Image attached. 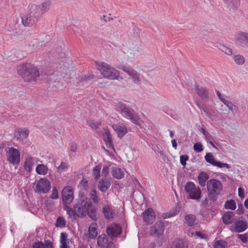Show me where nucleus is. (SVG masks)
<instances>
[{"mask_svg":"<svg viewBox=\"0 0 248 248\" xmlns=\"http://www.w3.org/2000/svg\"><path fill=\"white\" fill-rule=\"evenodd\" d=\"M74 212L78 217H85L87 214L92 218H94L95 216L92 202L90 199L84 196H81L76 201L74 205Z\"/></svg>","mask_w":248,"mask_h":248,"instance_id":"f257e3e1","label":"nucleus"},{"mask_svg":"<svg viewBox=\"0 0 248 248\" xmlns=\"http://www.w3.org/2000/svg\"><path fill=\"white\" fill-rule=\"evenodd\" d=\"M17 72L24 80L28 82L35 81L40 76L37 67L30 63L23 64L19 66L17 68Z\"/></svg>","mask_w":248,"mask_h":248,"instance_id":"f03ea898","label":"nucleus"},{"mask_svg":"<svg viewBox=\"0 0 248 248\" xmlns=\"http://www.w3.org/2000/svg\"><path fill=\"white\" fill-rule=\"evenodd\" d=\"M115 109L124 117L130 120L133 123L138 125L140 124V119L138 114L129 107L119 102L116 104Z\"/></svg>","mask_w":248,"mask_h":248,"instance_id":"7ed1b4c3","label":"nucleus"},{"mask_svg":"<svg viewBox=\"0 0 248 248\" xmlns=\"http://www.w3.org/2000/svg\"><path fill=\"white\" fill-rule=\"evenodd\" d=\"M96 68L106 78L113 80L117 79L119 77V72L113 67L104 62H95Z\"/></svg>","mask_w":248,"mask_h":248,"instance_id":"20e7f679","label":"nucleus"},{"mask_svg":"<svg viewBox=\"0 0 248 248\" xmlns=\"http://www.w3.org/2000/svg\"><path fill=\"white\" fill-rule=\"evenodd\" d=\"M206 185L209 199L216 201L223 189L221 183L217 180L212 179L207 182Z\"/></svg>","mask_w":248,"mask_h":248,"instance_id":"39448f33","label":"nucleus"},{"mask_svg":"<svg viewBox=\"0 0 248 248\" xmlns=\"http://www.w3.org/2000/svg\"><path fill=\"white\" fill-rule=\"evenodd\" d=\"M185 190L190 199L198 200L201 197V190L198 186H196L192 182H188L185 186Z\"/></svg>","mask_w":248,"mask_h":248,"instance_id":"423d86ee","label":"nucleus"},{"mask_svg":"<svg viewBox=\"0 0 248 248\" xmlns=\"http://www.w3.org/2000/svg\"><path fill=\"white\" fill-rule=\"evenodd\" d=\"M248 228V223L242 217L236 218L231 225L229 226V230L233 232L240 233L244 232Z\"/></svg>","mask_w":248,"mask_h":248,"instance_id":"0eeeda50","label":"nucleus"},{"mask_svg":"<svg viewBox=\"0 0 248 248\" xmlns=\"http://www.w3.org/2000/svg\"><path fill=\"white\" fill-rule=\"evenodd\" d=\"M30 6H31V9L32 10V13L35 14L37 16L40 17L41 15L49 10L51 3L50 1L46 0L40 5L31 4Z\"/></svg>","mask_w":248,"mask_h":248,"instance_id":"6e6552de","label":"nucleus"},{"mask_svg":"<svg viewBox=\"0 0 248 248\" xmlns=\"http://www.w3.org/2000/svg\"><path fill=\"white\" fill-rule=\"evenodd\" d=\"M7 160L13 165H17L20 162V153L19 151L14 148L10 147L6 152Z\"/></svg>","mask_w":248,"mask_h":248,"instance_id":"1a4fd4ad","label":"nucleus"},{"mask_svg":"<svg viewBox=\"0 0 248 248\" xmlns=\"http://www.w3.org/2000/svg\"><path fill=\"white\" fill-rule=\"evenodd\" d=\"M30 12L27 15L23 16L21 17L22 23L25 26H31L34 24L39 19V17L35 14L32 13L31 6H29Z\"/></svg>","mask_w":248,"mask_h":248,"instance_id":"9d476101","label":"nucleus"},{"mask_svg":"<svg viewBox=\"0 0 248 248\" xmlns=\"http://www.w3.org/2000/svg\"><path fill=\"white\" fill-rule=\"evenodd\" d=\"M50 188V183L46 179H41L35 185L36 192L46 193Z\"/></svg>","mask_w":248,"mask_h":248,"instance_id":"9b49d317","label":"nucleus"},{"mask_svg":"<svg viewBox=\"0 0 248 248\" xmlns=\"http://www.w3.org/2000/svg\"><path fill=\"white\" fill-rule=\"evenodd\" d=\"M119 68L126 73L135 82L138 83L140 81L141 78L140 74L134 69L124 65H120Z\"/></svg>","mask_w":248,"mask_h":248,"instance_id":"f8f14e48","label":"nucleus"},{"mask_svg":"<svg viewBox=\"0 0 248 248\" xmlns=\"http://www.w3.org/2000/svg\"><path fill=\"white\" fill-rule=\"evenodd\" d=\"M62 199L65 204H70L74 199L73 190L70 186L64 187L62 192Z\"/></svg>","mask_w":248,"mask_h":248,"instance_id":"ddd939ff","label":"nucleus"},{"mask_svg":"<svg viewBox=\"0 0 248 248\" xmlns=\"http://www.w3.org/2000/svg\"><path fill=\"white\" fill-rule=\"evenodd\" d=\"M97 229V224L92 223L89 227L88 233H85L83 236V239L88 242H89L91 239H94L98 234Z\"/></svg>","mask_w":248,"mask_h":248,"instance_id":"4468645a","label":"nucleus"},{"mask_svg":"<svg viewBox=\"0 0 248 248\" xmlns=\"http://www.w3.org/2000/svg\"><path fill=\"white\" fill-rule=\"evenodd\" d=\"M236 43L243 47L248 49V33L240 31L235 35Z\"/></svg>","mask_w":248,"mask_h":248,"instance_id":"2eb2a0df","label":"nucleus"},{"mask_svg":"<svg viewBox=\"0 0 248 248\" xmlns=\"http://www.w3.org/2000/svg\"><path fill=\"white\" fill-rule=\"evenodd\" d=\"M102 212L106 219H112L116 215L115 209L108 204L105 205L103 207Z\"/></svg>","mask_w":248,"mask_h":248,"instance_id":"dca6fc26","label":"nucleus"},{"mask_svg":"<svg viewBox=\"0 0 248 248\" xmlns=\"http://www.w3.org/2000/svg\"><path fill=\"white\" fill-rule=\"evenodd\" d=\"M164 231V223L161 221L156 222L153 226L151 228L150 232L152 235L159 236L161 235Z\"/></svg>","mask_w":248,"mask_h":248,"instance_id":"f3484780","label":"nucleus"},{"mask_svg":"<svg viewBox=\"0 0 248 248\" xmlns=\"http://www.w3.org/2000/svg\"><path fill=\"white\" fill-rule=\"evenodd\" d=\"M121 227L115 224L108 227L106 230L107 234L111 237H116L121 233Z\"/></svg>","mask_w":248,"mask_h":248,"instance_id":"a211bd4d","label":"nucleus"},{"mask_svg":"<svg viewBox=\"0 0 248 248\" xmlns=\"http://www.w3.org/2000/svg\"><path fill=\"white\" fill-rule=\"evenodd\" d=\"M112 127L119 138L124 137L128 132L127 128L121 123L113 124L112 125Z\"/></svg>","mask_w":248,"mask_h":248,"instance_id":"6ab92c4d","label":"nucleus"},{"mask_svg":"<svg viewBox=\"0 0 248 248\" xmlns=\"http://www.w3.org/2000/svg\"><path fill=\"white\" fill-rule=\"evenodd\" d=\"M142 216L144 221L147 224H152L155 219L154 212L151 208H148L144 211Z\"/></svg>","mask_w":248,"mask_h":248,"instance_id":"aec40b11","label":"nucleus"},{"mask_svg":"<svg viewBox=\"0 0 248 248\" xmlns=\"http://www.w3.org/2000/svg\"><path fill=\"white\" fill-rule=\"evenodd\" d=\"M222 219L225 224L229 226L233 223L236 219L234 214L232 211L225 213L222 217Z\"/></svg>","mask_w":248,"mask_h":248,"instance_id":"412c9836","label":"nucleus"},{"mask_svg":"<svg viewBox=\"0 0 248 248\" xmlns=\"http://www.w3.org/2000/svg\"><path fill=\"white\" fill-rule=\"evenodd\" d=\"M195 91L198 95L203 100L206 101L208 100V91L202 87L195 85Z\"/></svg>","mask_w":248,"mask_h":248,"instance_id":"4be33fe9","label":"nucleus"},{"mask_svg":"<svg viewBox=\"0 0 248 248\" xmlns=\"http://www.w3.org/2000/svg\"><path fill=\"white\" fill-rule=\"evenodd\" d=\"M111 173L112 176L117 179H121L124 177V171L121 168L116 166L111 167Z\"/></svg>","mask_w":248,"mask_h":248,"instance_id":"5701e85b","label":"nucleus"},{"mask_svg":"<svg viewBox=\"0 0 248 248\" xmlns=\"http://www.w3.org/2000/svg\"><path fill=\"white\" fill-rule=\"evenodd\" d=\"M110 186V182L107 178H102L98 183V188L102 192H106Z\"/></svg>","mask_w":248,"mask_h":248,"instance_id":"b1692460","label":"nucleus"},{"mask_svg":"<svg viewBox=\"0 0 248 248\" xmlns=\"http://www.w3.org/2000/svg\"><path fill=\"white\" fill-rule=\"evenodd\" d=\"M94 78V75L90 74L89 75H84L81 77L78 82V86H82L85 85L89 81H91Z\"/></svg>","mask_w":248,"mask_h":248,"instance_id":"393cba45","label":"nucleus"},{"mask_svg":"<svg viewBox=\"0 0 248 248\" xmlns=\"http://www.w3.org/2000/svg\"><path fill=\"white\" fill-rule=\"evenodd\" d=\"M36 162V159L28 156L25 163V169L28 171H31L32 168Z\"/></svg>","mask_w":248,"mask_h":248,"instance_id":"a878e982","label":"nucleus"},{"mask_svg":"<svg viewBox=\"0 0 248 248\" xmlns=\"http://www.w3.org/2000/svg\"><path fill=\"white\" fill-rule=\"evenodd\" d=\"M198 179L200 186H205L206 183L209 179V175L205 172H202L199 173Z\"/></svg>","mask_w":248,"mask_h":248,"instance_id":"bb28decb","label":"nucleus"},{"mask_svg":"<svg viewBox=\"0 0 248 248\" xmlns=\"http://www.w3.org/2000/svg\"><path fill=\"white\" fill-rule=\"evenodd\" d=\"M240 0H224V2L230 8V10H234L237 8L239 5Z\"/></svg>","mask_w":248,"mask_h":248,"instance_id":"cd10ccee","label":"nucleus"},{"mask_svg":"<svg viewBox=\"0 0 248 248\" xmlns=\"http://www.w3.org/2000/svg\"><path fill=\"white\" fill-rule=\"evenodd\" d=\"M185 222L188 226L192 227L196 224V218L195 215L189 214L185 216Z\"/></svg>","mask_w":248,"mask_h":248,"instance_id":"c85d7f7f","label":"nucleus"},{"mask_svg":"<svg viewBox=\"0 0 248 248\" xmlns=\"http://www.w3.org/2000/svg\"><path fill=\"white\" fill-rule=\"evenodd\" d=\"M108 238L106 235L103 234L97 238V245L101 248H104L106 244H108Z\"/></svg>","mask_w":248,"mask_h":248,"instance_id":"c756f323","label":"nucleus"},{"mask_svg":"<svg viewBox=\"0 0 248 248\" xmlns=\"http://www.w3.org/2000/svg\"><path fill=\"white\" fill-rule=\"evenodd\" d=\"M29 131L26 128L20 129L16 134V137L19 140L26 139L29 135Z\"/></svg>","mask_w":248,"mask_h":248,"instance_id":"7c9ffc66","label":"nucleus"},{"mask_svg":"<svg viewBox=\"0 0 248 248\" xmlns=\"http://www.w3.org/2000/svg\"><path fill=\"white\" fill-rule=\"evenodd\" d=\"M67 234L65 232H62L60 236V248H69L67 246L68 240Z\"/></svg>","mask_w":248,"mask_h":248,"instance_id":"2f4dec72","label":"nucleus"},{"mask_svg":"<svg viewBox=\"0 0 248 248\" xmlns=\"http://www.w3.org/2000/svg\"><path fill=\"white\" fill-rule=\"evenodd\" d=\"M36 172L40 175H46L48 171V168L44 164L38 165L36 168Z\"/></svg>","mask_w":248,"mask_h":248,"instance_id":"473e14b6","label":"nucleus"},{"mask_svg":"<svg viewBox=\"0 0 248 248\" xmlns=\"http://www.w3.org/2000/svg\"><path fill=\"white\" fill-rule=\"evenodd\" d=\"M104 140L106 142V144L108 148L113 149V144L112 143L111 137L110 134L108 132H106L105 136H104Z\"/></svg>","mask_w":248,"mask_h":248,"instance_id":"72a5a7b5","label":"nucleus"},{"mask_svg":"<svg viewBox=\"0 0 248 248\" xmlns=\"http://www.w3.org/2000/svg\"><path fill=\"white\" fill-rule=\"evenodd\" d=\"M89 195L91 199L93 201L94 203H98L99 201V198L98 196L96 190L94 189H92L90 192Z\"/></svg>","mask_w":248,"mask_h":248,"instance_id":"f704fd0d","label":"nucleus"},{"mask_svg":"<svg viewBox=\"0 0 248 248\" xmlns=\"http://www.w3.org/2000/svg\"><path fill=\"white\" fill-rule=\"evenodd\" d=\"M226 209L234 210L236 207L235 202L234 200L227 201L224 205Z\"/></svg>","mask_w":248,"mask_h":248,"instance_id":"c9c22d12","label":"nucleus"},{"mask_svg":"<svg viewBox=\"0 0 248 248\" xmlns=\"http://www.w3.org/2000/svg\"><path fill=\"white\" fill-rule=\"evenodd\" d=\"M65 225L66 221L63 217H59L57 218L55 224L57 227L63 228Z\"/></svg>","mask_w":248,"mask_h":248,"instance_id":"e433bc0d","label":"nucleus"},{"mask_svg":"<svg viewBox=\"0 0 248 248\" xmlns=\"http://www.w3.org/2000/svg\"><path fill=\"white\" fill-rule=\"evenodd\" d=\"M218 48L221 51L228 55H232V49L223 45H219Z\"/></svg>","mask_w":248,"mask_h":248,"instance_id":"4c0bfd02","label":"nucleus"},{"mask_svg":"<svg viewBox=\"0 0 248 248\" xmlns=\"http://www.w3.org/2000/svg\"><path fill=\"white\" fill-rule=\"evenodd\" d=\"M101 167L99 165L95 166L93 170V175L95 179L97 180L100 177Z\"/></svg>","mask_w":248,"mask_h":248,"instance_id":"58836bf2","label":"nucleus"},{"mask_svg":"<svg viewBox=\"0 0 248 248\" xmlns=\"http://www.w3.org/2000/svg\"><path fill=\"white\" fill-rule=\"evenodd\" d=\"M205 160L207 162L212 164L213 166L216 161L214 156L211 153H208L206 154L205 156Z\"/></svg>","mask_w":248,"mask_h":248,"instance_id":"ea45409f","label":"nucleus"},{"mask_svg":"<svg viewBox=\"0 0 248 248\" xmlns=\"http://www.w3.org/2000/svg\"><path fill=\"white\" fill-rule=\"evenodd\" d=\"M227 246L226 242L223 240L216 241L214 245V248H225Z\"/></svg>","mask_w":248,"mask_h":248,"instance_id":"a19ab883","label":"nucleus"},{"mask_svg":"<svg viewBox=\"0 0 248 248\" xmlns=\"http://www.w3.org/2000/svg\"><path fill=\"white\" fill-rule=\"evenodd\" d=\"M233 60L235 62L239 65H242L245 62V59L244 57L240 55H237L234 56Z\"/></svg>","mask_w":248,"mask_h":248,"instance_id":"79ce46f5","label":"nucleus"},{"mask_svg":"<svg viewBox=\"0 0 248 248\" xmlns=\"http://www.w3.org/2000/svg\"><path fill=\"white\" fill-rule=\"evenodd\" d=\"M171 248H184L183 242L180 240H175L172 243Z\"/></svg>","mask_w":248,"mask_h":248,"instance_id":"37998d69","label":"nucleus"},{"mask_svg":"<svg viewBox=\"0 0 248 248\" xmlns=\"http://www.w3.org/2000/svg\"><path fill=\"white\" fill-rule=\"evenodd\" d=\"M88 125L92 129H95L98 126L101 124V123L99 122H95L94 121L90 120L87 121Z\"/></svg>","mask_w":248,"mask_h":248,"instance_id":"c03bdc74","label":"nucleus"},{"mask_svg":"<svg viewBox=\"0 0 248 248\" xmlns=\"http://www.w3.org/2000/svg\"><path fill=\"white\" fill-rule=\"evenodd\" d=\"M223 103L228 107L230 110L233 111L236 109L237 107L236 106L233 105L231 102L227 101L226 100H223Z\"/></svg>","mask_w":248,"mask_h":248,"instance_id":"a18cd8bd","label":"nucleus"},{"mask_svg":"<svg viewBox=\"0 0 248 248\" xmlns=\"http://www.w3.org/2000/svg\"><path fill=\"white\" fill-rule=\"evenodd\" d=\"M213 166H217V167H219L220 168H226L227 169H229L230 168V166L228 164L222 163V162H220V161H217L216 160Z\"/></svg>","mask_w":248,"mask_h":248,"instance_id":"49530a36","label":"nucleus"},{"mask_svg":"<svg viewBox=\"0 0 248 248\" xmlns=\"http://www.w3.org/2000/svg\"><path fill=\"white\" fill-rule=\"evenodd\" d=\"M193 148L196 152L198 153L201 152L203 150L202 144L200 142L195 143L193 146Z\"/></svg>","mask_w":248,"mask_h":248,"instance_id":"de8ad7c7","label":"nucleus"},{"mask_svg":"<svg viewBox=\"0 0 248 248\" xmlns=\"http://www.w3.org/2000/svg\"><path fill=\"white\" fill-rule=\"evenodd\" d=\"M67 168V165L66 163L62 162L58 168V170L59 172L64 171Z\"/></svg>","mask_w":248,"mask_h":248,"instance_id":"09e8293b","label":"nucleus"},{"mask_svg":"<svg viewBox=\"0 0 248 248\" xmlns=\"http://www.w3.org/2000/svg\"><path fill=\"white\" fill-rule=\"evenodd\" d=\"M59 198L58 191L57 189L54 187L52 189V194L50 195V198L52 199H57Z\"/></svg>","mask_w":248,"mask_h":248,"instance_id":"8fccbe9b","label":"nucleus"},{"mask_svg":"<svg viewBox=\"0 0 248 248\" xmlns=\"http://www.w3.org/2000/svg\"><path fill=\"white\" fill-rule=\"evenodd\" d=\"M188 157L187 155H183L180 156V163L182 166L186 165V161L188 160Z\"/></svg>","mask_w":248,"mask_h":248,"instance_id":"3c124183","label":"nucleus"},{"mask_svg":"<svg viewBox=\"0 0 248 248\" xmlns=\"http://www.w3.org/2000/svg\"><path fill=\"white\" fill-rule=\"evenodd\" d=\"M237 237L239 238L242 242L244 243H247L248 242V237L246 234H238Z\"/></svg>","mask_w":248,"mask_h":248,"instance_id":"603ef678","label":"nucleus"},{"mask_svg":"<svg viewBox=\"0 0 248 248\" xmlns=\"http://www.w3.org/2000/svg\"><path fill=\"white\" fill-rule=\"evenodd\" d=\"M109 169L108 166H104L102 170V176L106 177L109 173Z\"/></svg>","mask_w":248,"mask_h":248,"instance_id":"864d4df0","label":"nucleus"},{"mask_svg":"<svg viewBox=\"0 0 248 248\" xmlns=\"http://www.w3.org/2000/svg\"><path fill=\"white\" fill-rule=\"evenodd\" d=\"M33 247V248H45L44 244L41 242L35 243Z\"/></svg>","mask_w":248,"mask_h":248,"instance_id":"5fc2aeb1","label":"nucleus"},{"mask_svg":"<svg viewBox=\"0 0 248 248\" xmlns=\"http://www.w3.org/2000/svg\"><path fill=\"white\" fill-rule=\"evenodd\" d=\"M45 248H53V245L50 240H45L44 244Z\"/></svg>","mask_w":248,"mask_h":248,"instance_id":"6e6d98bb","label":"nucleus"},{"mask_svg":"<svg viewBox=\"0 0 248 248\" xmlns=\"http://www.w3.org/2000/svg\"><path fill=\"white\" fill-rule=\"evenodd\" d=\"M238 196H239V197L241 198V199L244 198L245 197L244 190L241 187H239L238 188Z\"/></svg>","mask_w":248,"mask_h":248,"instance_id":"4d7b16f0","label":"nucleus"},{"mask_svg":"<svg viewBox=\"0 0 248 248\" xmlns=\"http://www.w3.org/2000/svg\"><path fill=\"white\" fill-rule=\"evenodd\" d=\"M70 150L72 152H76L77 150V144L75 142H72L70 145Z\"/></svg>","mask_w":248,"mask_h":248,"instance_id":"13d9d810","label":"nucleus"},{"mask_svg":"<svg viewBox=\"0 0 248 248\" xmlns=\"http://www.w3.org/2000/svg\"><path fill=\"white\" fill-rule=\"evenodd\" d=\"M66 208H65V209L67 211V213L69 216H71L73 214H75L74 212V208H73V209L68 207H66Z\"/></svg>","mask_w":248,"mask_h":248,"instance_id":"bf43d9fd","label":"nucleus"},{"mask_svg":"<svg viewBox=\"0 0 248 248\" xmlns=\"http://www.w3.org/2000/svg\"><path fill=\"white\" fill-rule=\"evenodd\" d=\"M195 235L201 239H203L204 238V234L200 232L196 231L195 232Z\"/></svg>","mask_w":248,"mask_h":248,"instance_id":"052dcab7","label":"nucleus"},{"mask_svg":"<svg viewBox=\"0 0 248 248\" xmlns=\"http://www.w3.org/2000/svg\"><path fill=\"white\" fill-rule=\"evenodd\" d=\"M202 134L205 136L206 138H208V137H211V135L204 129H202Z\"/></svg>","mask_w":248,"mask_h":248,"instance_id":"680f3d73","label":"nucleus"},{"mask_svg":"<svg viewBox=\"0 0 248 248\" xmlns=\"http://www.w3.org/2000/svg\"><path fill=\"white\" fill-rule=\"evenodd\" d=\"M208 203V200L206 198H205L204 200H203L201 202V205H202L204 207L207 206Z\"/></svg>","mask_w":248,"mask_h":248,"instance_id":"e2e57ef3","label":"nucleus"},{"mask_svg":"<svg viewBox=\"0 0 248 248\" xmlns=\"http://www.w3.org/2000/svg\"><path fill=\"white\" fill-rule=\"evenodd\" d=\"M171 143H172V147L175 149H177V144L176 140L175 139H173L171 140Z\"/></svg>","mask_w":248,"mask_h":248,"instance_id":"0e129e2a","label":"nucleus"},{"mask_svg":"<svg viewBox=\"0 0 248 248\" xmlns=\"http://www.w3.org/2000/svg\"><path fill=\"white\" fill-rule=\"evenodd\" d=\"M107 248H115V245L113 243L110 242L107 244Z\"/></svg>","mask_w":248,"mask_h":248,"instance_id":"69168bd1","label":"nucleus"},{"mask_svg":"<svg viewBox=\"0 0 248 248\" xmlns=\"http://www.w3.org/2000/svg\"><path fill=\"white\" fill-rule=\"evenodd\" d=\"M217 94L218 97L222 102L223 100H225L224 98L222 97L221 93H220L218 91H217Z\"/></svg>","mask_w":248,"mask_h":248,"instance_id":"338daca9","label":"nucleus"},{"mask_svg":"<svg viewBox=\"0 0 248 248\" xmlns=\"http://www.w3.org/2000/svg\"><path fill=\"white\" fill-rule=\"evenodd\" d=\"M227 175L224 174H221L219 176V178L224 181H226Z\"/></svg>","mask_w":248,"mask_h":248,"instance_id":"774afa93","label":"nucleus"}]
</instances>
